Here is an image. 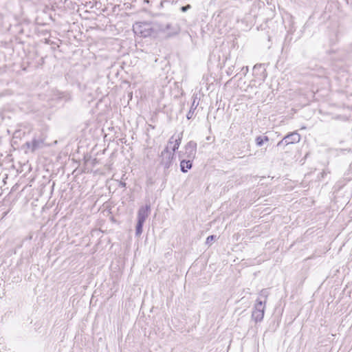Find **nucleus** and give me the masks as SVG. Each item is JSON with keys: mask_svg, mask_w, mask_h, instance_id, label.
<instances>
[{"mask_svg": "<svg viewBox=\"0 0 352 352\" xmlns=\"http://www.w3.org/2000/svg\"><path fill=\"white\" fill-rule=\"evenodd\" d=\"M261 292L264 296V300H262L260 298L256 300V302L254 305V308L252 314V317L255 320V322L261 321L264 316L267 294L266 291H262Z\"/></svg>", "mask_w": 352, "mask_h": 352, "instance_id": "f03ea898", "label": "nucleus"}, {"mask_svg": "<svg viewBox=\"0 0 352 352\" xmlns=\"http://www.w3.org/2000/svg\"><path fill=\"white\" fill-rule=\"evenodd\" d=\"M182 138V133L178 135L177 138H175L174 136H172L169 139L168 145L166 146V147H168V150L171 149L170 151L173 152V153L175 154V151L178 149V148L181 144Z\"/></svg>", "mask_w": 352, "mask_h": 352, "instance_id": "0eeeda50", "label": "nucleus"}, {"mask_svg": "<svg viewBox=\"0 0 352 352\" xmlns=\"http://www.w3.org/2000/svg\"><path fill=\"white\" fill-rule=\"evenodd\" d=\"M41 144V142L40 140L34 139L31 142H26L25 145L28 148L33 152L40 146Z\"/></svg>", "mask_w": 352, "mask_h": 352, "instance_id": "9d476101", "label": "nucleus"}, {"mask_svg": "<svg viewBox=\"0 0 352 352\" xmlns=\"http://www.w3.org/2000/svg\"><path fill=\"white\" fill-rule=\"evenodd\" d=\"M190 8H191V6L190 5H187L186 6L182 7L181 10H182V12H186L188 10H189Z\"/></svg>", "mask_w": 352, "mask_h": 352, "instance_id": "4468645a", "label": "nucleus"}, {"mask_svg": "<svg viewBox=\"0 0 352 352\" xmlns=\"http://www.w3.org/2000/svg\"><path fill=\"white\" fill-rule=\"evenodd\" d=\"M261 138H262V140H263L264 142H266L269 141V138H268L267 136H261Z\"/></svg>", "mask_w": 352, "mask_h": 352, "instance_id": "2eb2a0df", "label": "nucleus"}, {"mask_svg": "<svg viewBox=\"0 0 352 352\" xmlns=\"http://www.w3.org/2000/svg\"><path fill=\"white\" fill-rule=\"evenodd\" d=\"M214 237L215 236L214 235H210V236H208L206 239V243L211 244V243L213 241Z\"/></svg>", "mask_w": 352, "mask_h": 352, "instance_id": "ddd939ff", "label": "nucleus"}, {"mask_svg": "<svg viewBox=\"0 0 352 352\" xmlns=\"http://www.w3.org/2000/svg\"><path fill=\"white\" fill-rule=\"evenodd\" d=\"M144 223L138 221L137 226H136V230H135V234L136 236H139L141 235L142 232V226Z\"/></svg>", "mask_w": 352, "mask_h": 352, "instance_id": "9b49d317", "label": "nucleus"}, {"mask_svg": "<svg viewBox=\"0 0 352 352\" xmlns=\"http://www.w3.org/2000/svg\"><path fill=\"white\" fill-rule=\"evenodd\" d=\"M192 106L195 107V102L192 103Z\"/></svg>", "mask_w": 352, "mask_h": 352, "instance_id": "6ab92c4d", "label": "nucleus"}, {"mask_svg": "<svg viewBox=\"0 0 352 352\" xmlns=\"http://www.w3.org/2000/svg\"><path fill=\"white\" fill-rule=\"evenodd\" d=\"M126 184L125 183H121V186H125Z\"/></svg>", "mask_w": 352, "mask_h": 352, "instance_id": "f3484780", "label": "nucleus"}, {"mask_svg": "<svg viewBox=\"0 0 352 352\" xmlns=\"http://www.w3.org/2000/svg\"><path fill=\"white\" fill-rule=\"evenodd\" d=\"M182 161L180 163L181 170L183 173H186L188 170L190 169L192 167V160L186 158H182Z\"/></svg>", "mask_w": 352, "mask_h": 352, "instance_id": "1a4fd4ad", "label": "nucleus"}, {"mask_svg": "<svg viewBox=\"0 0 352 352\" xmlns=\"http://www.w3.org/2000/svg\"><path fill=\"white\" fill-rule=\"evenodd\" d=\"M300 135L296 133L293 132L283 138L282 140L279 141L277 144V146H287L290 144H294L300 142Z\"/></svg>", "mask_w": 352, "mask_h": 352, "instance_id": "39448f33", "label": "nucleus"}, {"mask_svg": "<svg viewBox=\"0 0 352 352\" xmlns=\"http://www.w3.org/2000/svg\"><path fill=\"white\" fill-rule=\"evenodd\" d=\"M159 34H164L165 37H170L177 34L179 32V28L177 25L171 24L160 25Z\"/></svg>", "mask_w": 352, "mask_h": 352, "instance_id": "20e7f679", "label": "nucleus"}, {"mask_svg": "<svg viewBox=\"0 0 352 352\" xmlns=\"http://www.w3.org/2000/svg\"><path fill=\"white\" fill-rule=\"evenodd\" d=\"M192 106L195 107V102L192 103Z\"/></svg>", "mask_w": 352, "mask_h": 352, "instance_id": "a211bd4d", "label": "nucleus"}, {"mask_svg": "<svg viewBox=\"0 0 352 352\" xmlns=\"http://www.w3.org/2000/svg\"><path fill=\"white\" fill-rule=\"evenodd\" d=\"M150 212V206H142L138 212V221L144 223Z\"/></svg>", "mask_w": 352, "mask_h": 352, "instance_id": "6e6552de", "label": "nucleus"}, {"mask_svg": "<svg viewBox=\"0 0 352 352\" xmlns=\"http://www.w3.org/2000/svg\"><path fill=\"white\" fill-rule=\"evenodd\" d=\"M174 153L171 152L170 150L168 149V147H166L165 149L161 153V164L164 167V168H168L172 164L173 159Z\"/></svg>", "mask_w": 352, "mask_h": 352, "instance_id": "423d86ee", "label": "nucleus"}, {"mask_svg": "<svg viewBox=\"0 0 352 352\" xmlns=\"http://www.w3.org/2000/svg\"><path fill=\"white\" fill-rule=\"evenodd\" d=\"M185 151L180 152V158L194 159L197 151V144L195 142L190 141L186 144L184 147Z\"/></svg>", "mask_w": 352, "mask_h": 352, "instance_id": "7ed1b4c3", "label": "nucleus"}, {"mask_svg": "<svg viewBox=\"0 0 352 352\" xmlns=\"http://www.w3.org/2000/svg\"><path fill=\"white\" fill-rule=\"evenodd\" d=\"M159 24H151L145 22L136 23L133 30L135 34L142 37H157L159 36Z\"/></svg>", "mask_w": 352, "mask_h": 352, "instance_id": "f257e3e1", "label": "nucleus"}, {"mask_svg": "<svg viewBox=\"0 0 352 352\" xmlns=\"http://www.w3.org/2000/svg\"><path fill=\"white\" fill-rule=\"evenodd\" d=\"M192 113L191 112V111H189V113H188V114L187 115V118H188V119H190V118H191V117H192Z\"/></svg>", "mask_w": 352, "mask_h": 352, "instance_id": "dca6fc26", "label": "nucleus"}, {"mask_svg": "<svg viewBox=\"0 0 352 352\" xmlns=\"http://www.w3.org/2000/svg\"><path fill=\"white\" fill-rule=\"evenodd\" d=\"M255 142L257 146H261L264 144V142L261 138V135L257 136L255 139Z\"/></svg>", "mask_w": 352, "mask_h": 352, "instance_id": "f8f14e48", "label": "nucleus"}]
</instances>
